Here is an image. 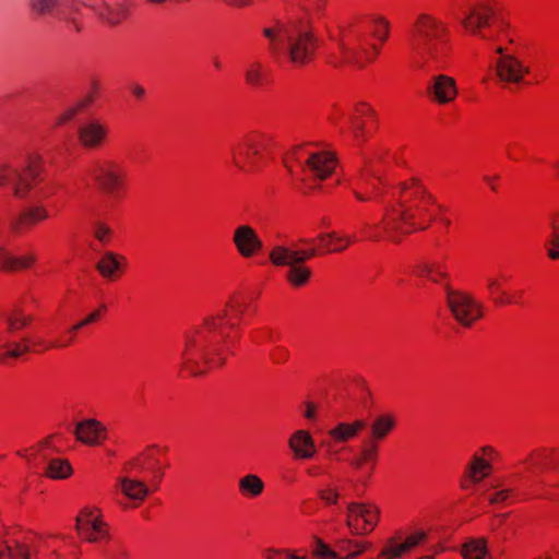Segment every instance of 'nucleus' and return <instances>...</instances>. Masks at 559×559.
<instances>
[{
	"instance_id": "nucleus-1",
	"label": "nucleus",
	"mask_w": 559,
	"mask_h": 559,
	"mask_svg": "<svg viewBox=\"0 0 559 559\" xmlns=\"http://www.w3.org/2000/svg\"><path fill=\"white\" fill-rule=\"evenodd\" d=\"M355 195L361 202L382 204L380 222L366 224L362 229L364 238L372 241H397L402 234L426 228L441 211L436 198L418 179L386 188L380 175L369 167L362 171Z\"/></svg>"
},
{
	"instance_id": "nucleus-2",
	"label": "nucleus",
	"mask_w": 559,
	"mask_h": 559,
	"mask_svg": "<svg viewBox=\"0 0 559 559\" xmlns=\"http://www.w3.org/2000/svg\"><path fill=\"white\" fill-rule=\"evenodd\" d=\"M40 171V157L33 153L25 154L0 166V187L10 191L17 200L36 203L45 195ZM47 215L45 207L33 204L12 218V228L22 233L44 221Z\"/></svg>"
},
{
	"instance_id": "nucleus-3",
	"label": "nucleus",
	"mask_w": 559,
	"mask_h": 559,
	"mask_svg": "<svg viewBox=\"0 0 559 559\" xmlns=\"http://www.w3.org/2000/svg\"><path fill=\"white\" fill-rule=\"evenodd\" d=\"M243 309L228 301L224 309L206 314L200 325L187 330L183 335L187 347L233 349L247 346L242 342L240 323Z\"/></svg>"
},
{
	"instance_id": "nucleus-4",
	"label": "nucleus",
	"mask_w": 559,
	"mask_h": 559,
	"mask_svg": "<svg viewBox=\"0 0 559 559\" xmlns=\"http://www.w3.org/2000/svg\"><path fill=\"white\" fill-rule=\"evenodd\" d=\"M415 57L413 66L420 71H428L437 67L451 45V29L444 20L430 13H418L409 28Z\"/></svg>"
},
{
	"instance_id": "nucleus-5",
	"label": "nucleus",
	"mask_w": 559,
	"mask_h": 559,
	"mask_svg": "<svg viewBox=\"0 0 559 559\" xmlns=\"http://www.w3.org/2000/svg\"><path fill=\"white\" fill-rule=\"evenodd\" d=\"M270 52L286 59L293 67L301 68L314 57L318 39L309 25L275 23L263 28Z\"/></svg>"
},
{
	"instance_id": "nucleus-6",
	"label": "nucleus",
	"mask_w": 559,
	"mask_h": 559,
	"mask_svg": "<svg viewBox=\"0 0 559 559\" xmlns=\"http://www.w3.org/2000/svg\"><path fill=\"white\" fill-rule=\"evenodd\" d=\"M492 52L489 70L495 81L503 86H522L527 84L532 69L530 62L514 48L516 32L511 26H503L495 36H490Z\"/></svg>"
},
{
	"instance_id": "nucleus-7",
	"label": "nucleus",
	"mask_w": 559,
	"mask_h": 559,
	"mask_svg": "<svg viewBox=\"0 0 559 559\" xmlns=\"http://www.w3.org/2000/svg\"><path fill=\"white\" fill-rule=\"evenodd\" d=\"M59 543L58 537L10 532L0 522V559H66Z\"/></svg>"
},
{
	"instance_id": "nucleus-8",
	"label": "nucleus",
	"mask_w": 559,
	"mask_h": 559,
	"mask_svg": "<svg viewBox=\"0 0 559 559\" xmlns=\"http://www.w3.org/2000/svg\"><path fill=\"white\" fill-rule=\"evenodd\" d=\"M294 163L301 166L306 176L323 180L336 169L337 160L334 153L310 146H296L285 156V166L294 173Z\"/></svg>"
},
{
	"instance_id": "nucleus-9",
	"label": "nucleus",
	"mask_w": 559,
	"mask_h": 559,
	"mask_svg": "<svg viewBox=\"0 0 559 559\" xmlns=\"http://www.w3.org/2000/svg\"><path fill=\"white\" fill-rule=\"evenodd\" d=\"M91 175L109 204L124 200L129 189L128 176L120 163L114 159L98 162Z\"/></svg>"
},
{
	"instance_id": "nucleus-10",
	"label": "nucleus",
	"mask_w": 559,
	"mask_h": 559,
	"mask_svg": "<svg viewBox=\"0 0 559 559\" xmlns=\"http://www.w3.org/2000/svg\"><path fill=\"white\" fill-rule=\"evenodd\" d=\"M272 140L265 133H251L231 148V163L242 173L259 169L267 159Z\"/></svg>"
},
{
	"instance_id": "nucleus-11",
	"label": "nucleus",
	"mask_w": 559,
	"mask_h": 559,
	"mask_svg": "<svg viewBox=\"0 0 559 559\" xmlns=\"http://www.w3.org/2000/svg\"><path fill=\"white\" fill-rule=\"evenodd\" d=\"M340 62L362 69L373 62L379 53V47L369 44L364 34L357 28H345L337 40Z\"/></svg>"
},
{
	"instance_id": "nucleus-12",
	"label": "nucleus",
	"mask_w": 559,
	"mask_h": 559,
	"mask_svg": "<svg viewBox=\"0 0 559 559\" xmlns=\"http://www.w3.org/2000/svg\"><path fill=\"white\" fill-rule=\"evenodd\" d=\"M447 306L454 320L464 328L474 325L485 313L484 304L463 290L448 289Z\"/></svg>"
},
{
	"instance_id": "nucleus-13",
	"label": "nucleus",
	"mask_w": 559,
	"mask_h": 559,
	"mask_svg": "<svg viewBox=\"0 0 559 559\" xmlns=\"http://www.w3.org/2000/svg\"><path fill=\"white\" fill-rule=\"evenodd\" d=\"M492 12L487 7H475L469 9L460 20L464 31L473 36L483 39L490 48V36H495L503 26H510L506 23H498L490 26Z\"/></svg>"
},
{
	"instance_id": "nucleus-14",
	"label": "nucleus",
	"mask_w": 559,
	"mask_h": 559,
	"mask_svg": "<svg viewBox=\"0 0 559 559\" xmlns=\"http://www.w3.org/2000/svg\"><path fill=\"white\" fill-rule=\"evenodd\" d=\"M78 535L88 543H102L109 539L108 524L102 519L99 510L82 508L75 518Z\"/></svg>"
},
{
	"instance_id": "nucleus-15",
	"label": "nucleus",
	"mask_w": 559,
	"mask_h": 559,
	"mask_svg": "<svg viewBox=\"0 0 559 559\" xmlns=\"http://www.w3.org/2000/svg\"><path fill=\"white\" fill-rule=\"evenodd\" d=\"M122 472L126 475H131L133 477H139L144 473L152 474L150 484L154 490H157L164 475L160 462L157 457V449L155 447L148 448L140 455L124 462L122 465Z\"/></svg>"
},
{
	"instance_id": "nucleus-16",
	"label": "nucleus",
	"mask_w": 559,
	"mask_h": 559,
	"mask_svg": "<svg viewBox=\"0 0 559 559\" xmlns=\"http://www.w3.org/2000/svg\"><path fill=\"white\" fill-rule=\"evenodd\" d=\"M109 135V124L99 118L85 119L76 128L79 145L88 151L103 147L108 142Z\"/></svg>"
},
{
	"instance_id": "nucleus-17",
	"label": "nucleus",
	"mask_w": 559,
	"mask_h": 559,
	"mask_svg": "<svg viewBox=\"0 0 559 559\" xmlns=\"http://www.w3.org/2000/svg\"><path fill=\"white\" fill-rule=\"evenodd\" d=\"M347 526L352 534L365 535L370 533L378 523L379 510L367 503L350 502L347 507Z\"/></svg>"
},
{
	"instance_id": "nucleus-18",
	"label": "nucleus",
	"mask_w": 559,
	"mask_h": 559,
	"mask_svg": "<svg viewBox=\"0 0 559 559\" xmlns=\"http://www.w3.org/2000/svg\"><path fill=\"white\" fill-rule=\"evenodd\" d=\"M231 242L237 253L243 259L259 255L264 248L258 230L249 224H240L234 228Z\"/></svg>"
},
{
	"instance_id": "nucleus-19",
	"label": "nucleus",
	"mask_w": 559,
	"mask_h": 559,
	"mask_svg": "<svg viewBox=\"0 0 559 559\" xmlns=\"http://www.w3.org/2000/svg\"><path fill=\"white\" fill-rule=\"evenodd\" d=\"M357 238L338 231L320 233L316 238H305L300 243L309 249H317V255L330 252H341L347 249Z\"/></svg>"
},
{
	"instance_id": "nucleus-20",
	"label": "nucleus",
	"mask_w": 559,
	"mask_h": 559,
	"mask_svg": "<svg viewBox=\"0 0 559 559\" xmlns=\"http://www.w3.org/2000/svg\"><path fill=\"white\" fill-rule=\"evenodd\" d=\"M427 95L438 106L453 104L459 96L456 80L444 73L435 74L427 85Z\"/></svg>"
},
{
	"instance_id": "nucleus-21",
	"label": "nucleus",
	"mask_w": 559,
	"mask_h": 559,
	"mask_svg": "<svg viewBox=\"0 0 559 559\" xmlns=\"http://www.w3.org/2000/svg\"><path fill=\"white\" fill-rule=\"evenodd\" d=\"M181 362L183 369L192 376H201L209 370L222 367L225 357L221 352H183Z\"/></svg>"
},
{
	"instance_id": "nucleus-22",
	"label": "nucleus",
	"mask_w": 559,
	"mask_h": 559,
	"mask_svg": "<svg viewBox=\"0 0 559 559\" xmlns=\"http://www.w3.org/2000/svg\"><path fill=\"white\" fill-rule=\"evenodd\" d=\"M75 440L86 447H100L108 439V429L96 418L78 420L73 430Z\"/></svg>"
},
{
	"instance_id": "nucleus-23",
	"label": "nucleus",
	"mask_w": 559,
	"mask_h": 559,
	"mask_svg": "<svg viewBox=\"0 0 559 559\" xmlns=\"http://www.w3.org/2000/svg\"><path fill=\"white\" fill-rule=\"evenodd\" d=\"M510 280V275L503 272H493L486 276V292L493 304L498 306L515 304L514 296L507 288Z\"/></svg>"
},
{
	"instance_id": "nucleus-24",
	"label": "nucleus",
	"mask_w": 559,
	"mask_h": 559,
	"mask_svg": "<svg viewBox=\"0 0 559 559\" xmlns=\"http://www.w3.org/2000/svg\"><path fill=\"white\" fill-rule=\"evenodd\" d=\"M317 255V249H290L283 245H275L269 252V259L275 266H289L294 262L307 261Z\"/></svg>"
},
{
	"instance_id": "nucleus-25",
	"label": "nucleus",
	"mask_w": 559,
	"mask_h": 559,
	"mask_svg": "<svg viewBox=\"0 0 559 559\" xmlns=\"http://www.w3.org/2000/svg\"><path fill=\"white\" fill-rule=\"evenodd\" d=\"M127 257L116 251H105L96 263L99 275L109 282L117 281L126 271Z\"/></svg>"
},
{
	"instance_id": "nucleus-26",
	"label": "nucleus",
	"mask_w": 559,
	"mask_h": 559,
	"mask_svg": "<svg viewBox=\"0 0 559 559\" xmlns=\"http://www.w3.org/2000/svg\"><path fill=\"white\" fill-rule=\"evenodd\" d=\"M117 486L128 499L138 503L143 502L152 491H155L150 481L126 474L117 478Z\"/></svg>"
},
{
	"instance_id": "nucleus-27",
	"label": "nucleus",
	"mask_w": 559,
	"mask_h": 559,
	"mask_svg": "<svg viewBox=\"0 0 559 559\" xmlns=\"http://www.w3.org/2000/svg\"><path fill=\"white\" fill-rule=\"evenodd\" d=\"M288 448L296 460H310L317 453L314 439L308 430H296L288 439Z\"/></svg>"
},
{
	"instance_id": "nucleus-28",
	"label": "nucleus",
	"mask_w": 559,
	"mask_h": 559,
	"mask_svg": "<svg viewBox=\"0 0 559 559\" xmlns=\"http://www.w3.org/2000/svg\"><path fill=\"white\" fill-rule=\"evenodd\" d=\"M374 111L372 107L364 102L357 103L348 116L349 132L359 139L364 136L367 123L373 119Z\"/></svg>"
},
{
	"instance_id": "nucleus-29",
	"label": "nucleus",
	"mask_w": 559,
	"mask_h": 559,
	"mask_svg": "<svg viewBox=\"0 0 559 559\" xmlns=\"http://www.w3.org/2000/svg\"><path fill=\"white\" fill-rule=\"evenodd\" d=\"M426 532L419 531L409 535L402 544H395V540L392 538L389 540V544L383 548L380 556L385 557L386 559L400 558L405 552L412 550L420 543H423L426 539Z\"/></svg>"
},
{
	"instance_id": "nucleus-30",
	"label": "nucleus",
	"mask_w": 559,
	"mask_h": 559,
	"mask_svg": "<svg viewBox=\"0 0 559 559\" xmlns=\"http://www.w3.org/2000/svg\"><path fill=\"white\" fill-rule=\"evenodd\" d=\"M414 273L420 278L433 283H441L448 276V267L442 259H435L418 264Z\"/></svg>"
},
{
	"instance_id": "nucleus-31",
	"label": "nucleus",
	"mask_w": 559,
	"mask_h": 559,
	"mask_svg": "<svg viewBox=\"0 0 559 559\" xmlns=\"http://www.w3.org/2000/svg\"><path fill=\"white\" fill-rule=\"evenodd\" d=\"M100 94V83L96 79H91L84 84L78 94L75 105L72 106V115L88 110Z\"/></svg>"
},
{
	"instance_id": "nucleus-32",
	"label": "nucleus",
	"mask_w": 559,
	"mask_h": 559,
	"mask_svg": "<svg viewBox=\"0 0 559 559\" xmlns=\"http://www.w3.org/2000/svg\"><path fill=\"white\" fill-rule=\"evenodd\" d=\"M36 258L33 253L23 255H13L3 246L0 245V270L3 271H20L28 269L33 265Z\"/></svg>"
},
{
	"instance_id": "nucleus-33",
	"label": "nucleus",
	"mask_w": 559,
	"mask_h": 559,
	"mask_svg": "<svg viewBox=\"0 0 559 559\" xmlns=\"http://www.w3.org/2000/svg\"><path fill=\"white\" fill-rule=\"evenodd\" d=\"M395 426L396 418L393 414H382L377 416L370 426V440L378 443L385 439L393 431Z\"/></svg>"
},
{
	"instance_id": "nucleus-34",
	"label": "nucleus",
	"mask_w": 559,
	"mask_h": 559,
	"mask_svg": "<svg viewBox=\"0 0 559 559\" xmlns=\"http://www.w3.org/2000/svg\"><path fill=\"white\" fill-rule=\"evenodd\" d=\"M98 16L109 25H118L128 16V8L126 4L117 3H103L97 9Z\"/></svg>"
},
{
	"instance_id": "nucleus-35",
	"label": "nucleus",
	"mask_w": 559,
	"mask_h": 559,
	"mask_svg": "<svg viewBox=\"0 0 559 559\" xmlns=\"http://www.w3.org/2000/svg\"><path fill=\"white\" fill-rule=\"evenodd\" d=\"M365 420H355L352 424L340 423L335 428L329 431V435L338 442H347L355 438L359 431L366 427Z\"/></svg>"
},
{
	"instance_id": "nucleus-36",
	"label": "nucleus",
	"mask_w": 559,
	"mask_h": 559,
	"mask_svg": "<svg viewBox=\"0 0 559 559\" xmlns=\"http://www.w3.org/2000/svg\"><path fill=\"white\" fill-rule=\"evenodd\" d=\"M304 262H294L288 266L286 280L295 288L306 286L311 278L312 271Z\"/></svg>"
},
{
	"instance_id": "nucleus-37",
	"label": "nucleus",
	"mask_w": 559,
	"mask_h": 559,
	"mask_svg": "<svg viewBox=\"0 0 559 559\" xmlns=\"http://www.w3.org/2000/svg\"><path fill=\"white\" fill-rule=\"evenodd\" d=\"M64 0H28L29 9L39 16L59 17Z\"/></svg>"
},
{
	"instance_id": "nucleus-38",
	"label": "nucleus",
	"mask_w": 559,
	"mask_h": 559,
	"mask_svg": "<svg viewBox=\"0 0 559 559\" xmlns=\"http://www.w3.org/2000/svg\"><path fill=\"white\" fill-rule=\"evenodd\" d=\"M50 453L51 450L47 447L46 442L17 451V455L25 460L31 467L36 466L41 461H47Z\"/></svg>"
},
{
	"instance_id": "nucleus-39",
	"label": "nucleus",
	"mask_w": 559,
	"mask_h": 559,
	"mask_svg": "<svg viewBox=\"0 0 559 559\" xmlns=\"http://www.w3.org/2000/svg\"><path fill=\"white\" fill-rule=\"evenodd\" d=\"M46 474L52 479H64L70 475V463L67 459L56 457L52 452L47 460Z\"/></svg>"
},
{
	"instance_id": "nucleus-40",
	"label": "nucleus",
	"mask_w": 559,
	"mask_h": 559,
	"mask_svg": "<svg viewBox=\"0 0 559 559\" xmlns=\"http://www.w3.org/2000/svg\"><path fill=\"white\" fill-rule=\"evenodd\" d=\"M329 0H300L301 9L309 22L321 20L326 12Z\"/></svg>"
},
{
	"instance_id": "nucleus-41",
	"label": "nucleus",
	"mask_w": 559,
	"mask_h": 559,
	"mask_svg": "<svg viewBox=\"0 0 559 559\" xmlns=\"http://www.w3.org/2000/svg\"><path fill=\"white\" fill-rule=\"evenodd\" d=\"M238 486L242 495L250 497H258L264 490V483L254 474H249L240 478Z\"/></svg>"
},
{
	"instance_id": "nucleus-42",
	"label": "nucleus",
	"mask_w": 559,
	"mask_h": 559,
	"mask_svg": "<svg viewBox=\"0 0 559 559\" xmlns=\"http://www.w3.org/2000/svg\"><path fill=\"white\" fill-rule=\"evenodd\" d=\"M551 235L546 243L548 257L552 260L559 259V211L555 212L549 221Z\"/></svg>"
},
{
	"instance_id": "nucleus-43",
	"label": "nucleus",
	"mask_w": 559,
	"mask_h": 559,
	"mask_svg": "<svg viewBox=\"0 0 559 559\" xmlns=\"http://www.w3.org/2000/svg\"><path fill=\"white\" fill-rule=\"evenodd\" d=\"M245 76L248 85L253 87L261 86L265 81L266 69L259 61H250L246 67Z\"/></svg>"
},
{
	"instance_id": "nucleus-44",
	"label": "nucleus",
	"mask_w": 559,
	"mask_h": 559,
	"mask_svg": "<svg viewBox=\"0 0 559 559\" xmlns=\"http://www.w3.org/2000/svg\"><path fill=\"white\" fill-rule=\"evenodd\" d=\"M487 555V540L485 538L471 539L463 545L464 559H483Z\"/></svg>"
},
{
	"instance_id": "nucleus-45",
	"label": "nucleus",
	"mask_w": 559,
	"mask_h": 559,
	"mask_svg": "<svg viewBox=\"0 0 559 559\" xmlns=\"http://www.w3.org/2000/svg\"><path fill=\"white\" fill-rule=\"evenodd\" d=\"M368 547H370V543L367 542H358L350 539H340L336 543V548L340 551H347L348 554L341 559H353L362 554Z\"/></svg>"
},
{
	"instance_id": "nucleus-46",
	"label": "nucleus",
	"mask_w": 559,
	"mask_h": 559,
	"mask_svg": "<svg viewBox=\"0 0 559 559\" xmlns=\"http://www.w3.org/2000/svg\"><path fill=\"white\" fill-rule=\"evenodd\" d=\"M391 31L390 21L381 15H377L371 20V35L380 43H385L389 39Z\"/></svg>"
},
{
	"instance_id": "nucleus-47",
	"label": "nucleus",
	"mask_w": 559,
	"mask_h": 559,
	"mask_svg": "<svg viewBox=\"0 0 559 559\" xmlns=\"http://www.w3.org/2000/svg\"><path fill=\"white\" fill-rule=\"evenodd\" d=\"M491 469L490 463L478 454H474L469 465V476L474 481H480L488 476Z\"/></svg>"
},
{
	"instance_id": "nucleus-48",
	"label": "nucleus",
	"mask_w": 559,
	"mask_h": 559,
	"mask_svg": "<svg viewBox=\"0 0 559 559\" xmlns=\"http://www.w3.org/2000/svg\"><path fill=\"white\" fill-rule=\"evenodd\" d=\"M106 311H107V306L105 304H102L95 310L85 314L82 319H80L78 322L72 324V333L80 329H83L87 325L98 322L102 319V317L105 314Z\"/></svg>"
},
{
	"instance_id": "nucleus-49",
	"label": "nucleus",
	"mask_w": 559,
	"mask_h": 559,
	"mask_svg": "<svg viewBox=\"0 0 559 559\" xmlns=\"http://www.w3.org/2000/svg\"><path fill=\"white\" fill-rule=\"evenodd\" d=\"M31 322V316L20 309H15L7 319L9 331L15 332L25 328Z\"/></svg>"
},
{
	"instance_id": "nucleus-50",
	"label": "nucleus",
	"mask_w": 559,
	"mask_h": 559,
	"mask_svg": "<svg viewBox=\"0 0 559 559\" xmlns=\"http://www.w3.org/2000/svg\"><path fill=\"white\" fill-rule=\"evenodd\" d=\"M378 443L369 439L362 443L360 456L366 463H371L372 465H374L378 460Z\"/></svg>"
},
{
	"instance_id": "nucleus-51",
	"label": "nucleus",
	"mask_w": 559,
	"mask_h": 559,
	"mask_svg": "<svg viewBox=\"0 0 559 559\" xmlns=\"http://www.w3.org/2000/svg\"><path fill=\"white\" fill-rule=\"evenodd\" d=\"M93 234L97 241H99L102 245L106 246L111 241L112 236H114V230L106 223H97L94 227Z\"/></svg>"
},
{
	"instance_id": "nucleus-52",
	"label": "nucleus",
	"mask_w": 559,
	"mask_h": 559,
	"mask_svg": "<svg viewBox=\"0 0 559 559\" xmlns=\"http://www.w3.org/2000/svg\"><path fill=\"white\" fill-rule=\"evenodd\" d=\"M265 559H306L305 557L296 556L288 549H266L264 552Z\"/></svg>"
},
{
	"instance_id": "nucleus-53",
	"label": "nucleus",
	"mask_w": 559,
	"mask_h": 559,
	"mask_svg": "<svg viewBox=\"0 0 559 559\" xmlns=\"http://www.w3.org/2000/svg\"><path fill=\"white\" fill-rule=\"evenodd\" d=\"M319 498L328 506H335L340 499V492L336 489L323 488L318 490Z\"/></svg>"
},
{
	"instance_id": "nucleus-54",
	"label": "nucleus",
	"mask_w": 559,
	"mask_h": 559,
	"mask_svg": "<svg viewBox=\"0 0 559 559\" xmlns=\"http://www.w3.org/2000/svg\"><path fill=\"white\" fill-rule=\"evenodd\" d=\"M317 544L318 549L316 550V555L330 559H341V556L335 550L330 549L321 539L318 538Z\"/></svg>"
},
{
	"instance_id": "nucleus-55",
	"label": "nucleus",
	"mask_w": 559,
	"mask_h": 559,
	"mask_svg": "<svg viewBox=\"0 0 559 559\" xmlns=\"http://www.w3.org/2000/svg\"><path fill=\"white\" fill-rule=\"evenodd\" d=\"M23 352H7L0 354V364L11 366L14 359H17Z\"/></svg>"
},
{
	"instance_id": "nucleus-56",
	"label": "nucleus",
	"mask_w": 559,
	"mask_h": 559,
	"mask_svg": "<svg viewBox=\"0 0 559 559\" xmlns=\"http://www.w3.org/2000/svg\"><path fill=\"white\" fill-rule=\"evenodd\" d=\"M510 495H511L510 489L500 490V491L492 493L489 497V501H490V503H501V502L506 501L510 497Z\"/></svg>"
},
{
	"instance_id": "nucleus-57",
	"label": "nucleus",
	"mask_w": 559,
	"mask_h": 559,
	"mask_svg": "<svg viewBox=\"0 0 559 559\" xmlns=\"http://www.w3.org/2000/svg\"><path fill=\"white\" fill-rule=\"evenodd\" d=\"M305 406L304 417L309 420H314L317 416V405L312 402H305Z\"/></svg>"
},
{
	"instance_id": "nucleus-58",
	"label": "nucleus",
	"mask_w": 559,
	"mask_h": 559,
	"mask_svg": "<svg viewBox=\"0 0 559 559\" xmlns=\"http://www.w3.org/2000/svg\"><path fill=\"white\" fill-rule=\"evenodd\" d=\"M483 179L491 190H497L499 180L498 175H484Z\"/></svg>"
},
{
	"instance_id": "nucleus-59",
	"label": "nucleus",
	"mask_w": 559,
	"mask_h": 559,
	"mask_svg": "<svg viewBox=\"0 0 559 559\" xmlns=\"http://www.w3.org/2000/svg\"><path fill=\"white\" fill-rule=\"evenodd\" d=\"M131 93L136 99H142L145 96V88L140 84H133L131 86Z\"/></svg>"
},
{
	"instance_id": "nucleus-60",
	"label": "nucleus",
	"mask_w": 559,
	"mask_h": 559,
	"mask_svg": "<svg viewBox=\"0 0 559 559\" xmlns=\"http://www.w3.org/2000/svg\"><path fill=\"white\" fill-rule=\"evenodd\" d=\"M484 456H488L489 459L496 454V450L490 445H485L480 449Z\"/></svg>"
},
{
	"instance_id": "nucleus-61",
	"label": "nucleus",
	"mask_w": 559,
	"mask_h": 559,
	"mask_svg": "<svg viewBox=\"0 0 559 559\" xmlns=\"http://www.w3.org/2000/svg\"><path fill=\"white\" fill-rule=\"evenodd\" d=\"M365 464L367 463L362 460L360 455L350 462V465L357 469L361 468Z\"/></svg>"
},
{
	"instance_id": "nucleus-62",
	"label": "nucleus",
	"mask_w": 559,
	"mask_h": 559,
	"mask_svg": "<svg viewBox=\"0 0 559 559\" xmlns=\"http://www.w3.org/2000/svg\"><path fill=\"white\" fill-rule=\"evenodd\" d=\"M226 1L234 5L243 7V5L249 4L251 0H226Z\"/></svg>"
},
{
	"instance_id": "nucleus-63",
	"label": "nucleus",
	"mask_w": 559,
	"mask_h": 559,
	"mask_svg": "<svg viewBox=\"0 0 559 559\" xmlns=\"http://www.w3.org/2000/svg\"><path fill=\"white\" fill-rule=\"evenodd\" d=\"M307 473L310 475V476H317L320 474V469L319 467L317 466H313V467H310L307 469Z\"/></svg>"
},
{
	"instance_id": "nucleus-64",
	"label": "nucleus",
	"mask_w": 559,
	"mask_h": 559,
	"mask_svg": "<svg viewBox=\"0 0 559 559\" xmlns=\"http://www.w3.org/2000/svg\"><path fill=\"white\" fill-rule=\"evenodd\" d=\"M554 169H555L556 176L559 177V160L554 164Z\"/></svg>"
}]
</instances>
